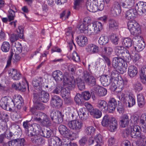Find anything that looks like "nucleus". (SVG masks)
<instances>
[{"instance_id":"obj_1","label":"nucleus","mask_w":146,"mask_h":146,"mask_svg":"<svg viewBox=\"0 0 146 146\" xmlns=\"http://www.w3.org/2000/svg\"><path fill=\"white\" fill-rule=\"evenodd\" d=\"M75 81L67 72L64 73V104H70L72 100L70 97V92L75 87Z\"/></svg>"},{"instance_id":"obj_35","label":"nucleus","mask_w":146,"mask_h":146,"mask_svg":"<svg viewBox=\"0 0 146 146\" xmlns=\"http://www.w3.org/2000/svg\"><path fill=\"white\" fill-rule=\"evenodd\" d=\"M60 114V112L54 110H51L50 113V117L53 122L56 123L58 115Z\"/></svg>"},{"instance_id":"obj_45","label":"nucleus","mask_w":146,"mask_h":146,"mask_svg":"<svg viewBox=\"0 0 146 146\" xmlns=\"http://www.w3.org/2000/svg\"><path fill=\"white\" fill-rule=\"evenodd\" d=\"M124 49V47L122 46H116L114 48L116 54L119 57L125 52Z\"/></svg>"},{"instance_id":"obj_60","label":"nucleus","mask_w":146,"mask_h":146,"mask_svg":"<svg viewBox=\"0 0 146 146\" xmlns=\"http://www.w3.org/2000/svg\"><path fill=\"white\" fill-rule=\"evenodd\" d=\"M32 124L33 123L31 121V120L29 121L26 120L23 122V127L25 129H27V130L25 131V133L28 130H29L28 129L29 127H32Z\"/></svg>"},{"instance_id":"obj_39","label":"nucleus","mask_w":146,"mask_h":146,"mask_svg":"<svg viewBox=\"0 0 146 146\" xmlns=\"http://www.w3.org/2000/svg\"><path fill=\"white\" fill-rule=\"evenodd\" d=\"M123 60V63H125L124 61L129 62L131 59V56L128 50H126V52H125L120 56Z\"/></svg>"},{"instance_id":"obj_13","label":"nucleus","mask_w":146,"mask_h":146,"mask_svg":"<svg viewBox=\"0 0 146 146\" xmlns=\"http://www.w3.org/2000/svg\"><path fill=\"white\" fill-rule=\"evenodd\" d=\"M121 12L120 5L117 2H115L111 8L110 13L113 17H116L119 15Z\"/></svg>"},{"instance_id":"obj_8","label":"nucleus","mask_w":146,"mask_h":146,"mask_svg":"<svg viewBox=\"0 0 146 146\" xmlns=\"http://www.w3.org/2000/svg\"><path fill=\"white\" fill-rule=\"evenodd\" d=\"M71 30L72 28L71 27H69L65 30L66 35V42L68 44L67 47H69L70 50L72 49L73 45L75 46L74 43L71 40V37L73 36L71 33Z\"/></svg>"},{"instance_id":"obj_50","label":"nucleus","mask_w":146,"mask_h":146,"mask_svg":"<svg viewBox=\"0 0 146 146\" xmlns=\"http://www.w3.org/2000/svg\"><path fill=\"white\" fill-rule=\"evenodd\" d=\"M10 45L9 42L4 41L3 42L1 47L3 52H8L10 49Z\"/></svg>"},{"instance_id":"obj_42","label":"nucleus","mask_w":146,"mask_h":146,"mask_svg":"<svg viewBox=\"0 0 146 146\" xmlns=\"http://www.w3.org/2000/svg\"><path fill=\"white\" fill-rule=\"evenodd\" d=\"M96 129L92 126H89L86 128L85 133L88 135H93L95 133Z\"/></svg>"},{"instance_id":"obj_21","label":"nucleus","mask_w":146,"mask_h":146,"mask_svg":"<svg viewBox=\"0 0 146 146\" xmlns=\"http://www.w3.org/2000/svg\"><path fill=\"white\" fill-rule=\"evenodd\" d=\"M117 105V102L114 98L110 99L108 102V111L110 113H113Z\"/></svg>"},{"instance_id":"obj_17","label":"nucleus","mask_w":146,"mask_h":146,"mask_svg":"<svg viewBox=\"0 0 146 146\" xmlns=\"http://www.w3.org/2000/svg\"><path fill=\"white\" fill-rule=\"evenodd\" d=\"M75 134L71 132L69 129L64 126V143L68 141H72L75 138Z\"/></svg>"},{"instance_id":"obj_15","label":"nucleus","mask_w":146,"mask_h":146,"mask_svg":"<svg viewBox=\"0 0 146 146\" xmlns=\"http://www.w3.org/2000/svg\"><path fill=\"white\" fill-rule=\"evenodd\" d=\"M48 146H62V142L58 137H54L48 140Z\"/></svg>"},{"instance_id":"obj_10","label":"nucleus","mask_w":146,"mask_h":146,"mask_svg":"<svg viewBox=\"0 0 146 146\" xmlns=\"http://www.w3.org/2000/svg\"><path fill=\"white\" fill-rule=\"evenodd\" d=\"M135 7L139 15H141L146 14V2H139L136 4Z\"/></svg>"},{"instance_id":"obj_48","label":"nucleus","mask_w":146,"mask_h":146,"mask_svg":"<svg viewBox=\"0 0 146 146\" xmlns=\"http://www.w3.org/2000/svg\"><path fill=\"white\" fill-rule=\"evenodd\" d=\"M90 113L94 118H98L102 116V113L99 110L95 109L90 111Z\"/></svg>"},{"instance_id":"obj_51","label":"nucleus","mask_w":146,"mask_h":146,"mask_svg":"<svg viewBox=\"0 0 146 146\" xmlns=\"http://www.w3.org/2000/svg\"><path fill=\"white\" fill-rule=\"evenodd\" d=\"M131 39L129 38H124L123 40L122 44L126 48H129L132 45Z\"/></svg>"},{"instance_id":"obj_56","label":"nucleus","mask_w":146,"mask_h":146,"mask_svg":"<svg viewBox=\"0 0 146 146\" xmlns=\"http://www.w3.org/2000/svg\"><path fill=\"white\" fill-rule=\"evenodd\" d=\"M41 124L43 126H49L51 124V122L49 118L47 115L43 119V120L41 122Z\"/></svg>"},{"instance_id":"obj_27","label":"nucleus","mask_w":146,"mask_h":146,"mask_svg":"<svg viewBox=\"0 0 146 146\" xmlns=\"http://www.w3.org/2000/svg\"><path fill=\"white\" fill-rule=\"evenodd\" d=\"M129 119L128 116L126 114H124L121 117L119 123L121 126L125 127L129 124Z\"/></svg>"},{"instance_id":"obj_32","label":"nucleus","mask_w":146,"mask_h":146,"mask_svg":"<svg viewBox=\"0 0 146 146\" xmlns=\"http://www.w3.org/2000/svg\"><path fill=\"white\" fill-rule=\"evenodd\" d=\"M109 28L112 30L115 31L119 28L118 22L115 20L111 19L109 21Z\"/></svg>"},{"instance_id":"obj_40","label":"nucleus","mask_w":146,"mask_h":146,"mask_svg":"<svg viewBox=\"0 0 146 146\" xmlns=\"http://www.w3.org/2000/svg\"><path fill=\"white\" fill-rule=\"evenodd\" d=\"M112 117H110L108 115H106L104 117L102 123V125L104 127H107L111 121V118Z\"/></svg>"},{"instance_id":"obj_24","label":"nucleus","mask_w":146,"mask_h":146,"mask_svg":"<svg viewBox=\"0 0 146 146\" xmlns=\"http://www.w3.org/2000/svg\"><path fill=\"white\" fill-rule=\"evenodd\" d=\"M120 0V4L122 7L125 8H130L133 6L135 3V0Z\"/></svg>"},{"instance_id":"obj_43","label":"nucleus","mask_w":146,"mask_h":146,"mask_svg":"<svg viewBox=\"0 0 146 146\" xmlns=\"http://www.w3.org/2000/svg\"><path fill=\"white\" fill-rule=\"evenodd\" d=\"M113 51L112 48L110 46H105L102 49L103 55L109 56L111 55Z\"/></svg>"},{"instance_id":"obj_31","label":"nucleus","mask_w":146,"mask_h":146,"mask_svg":"<svg viewBox=\"0 0 146 146\" xmlns=\"http://www.w3.org/2000/svg\"><path fill=\"white\" fill-rule=\"evenodd\" d=\"M137 73V69L134 65H131L128 67V73L131 77H133L136 76Z\"/></svg>"},{"instance_id":"obj_57","label":"nucleus","mask_w":146,"mask_h":146,"mask_svg":"<svg viewBox=\"0 0 146 146\" xmlns=\"http://www.w3.org/2000/svg\"><path fill=\"white\" fill-rule=\"evenodd\" d=\"M17 12L12 10L11 9L9 10L8 12L9 14L8 15V17L9 22H10L14 19L15 17V13Z\"/></svg>"},{"instance_id":"obj_47","label":"nucleus","mask_w":146,"mask_h":146,"mask_svg":"<svg viewBox=\"0 0 146 146\" xmlns=\"http://www.w3.org/2000/svg\"><path fill=\"white\" fill-rule=\"evenodd\" d=\"M33 86L37 90H40L41 89V82L39 80L34 79L32 81Z\"/></svg>"},{"instance_id":"obj_46","label":"nucleus","mask_w":146,"mask_h":146,"mask_svg":"<svg viewBox=\"0 0 146 146\" xmlns=\"http://www.w3.org/2000/svg\"><path fill=\"white\" fill-rule=\"evenodd\" d=\"M84 80L82 78H78L77 80V83L78 87L80 90H84L85 89V84L83 82Z\"/></svg>"},{"instance_id":"obj_11","label":"nucleus","mask_w":146,"mask_h":146,"mask_svg":"<svg viewBox=\"0 0 146 146\" xmlns=\"http://www.w3.org/2000/svg\"><path fill=\"white\" fill-rule=\"evenodd\" d=\"M52 75L56 83H59L62 80L64 86V76L61 71L59 70H55L52 72Z\"/></svg>"},{"instance_id":"obj_20","label":"nucleus","mask_w":146,"mask_h":146,"mask_svg":"<svg viewBox=\"0 0 146 146\" xmlns=\"http://www.w3.org/2000/svg\"><path fill=\"white\" fill-rule=\"evenodd\" d=\"M99 49L98 46L93 44H88L86 48V51L90 54L97 53Z\"/></svg>"},{"instance_id":"obj_52","label":"nucleus","mask_w":146,"mask_h":146,"mask_svg":"<svg viewBox=\"0 0 146 146\" xmlns=\"http://www.w3.org/2000/svg\"><path fill=\"white\" fill-rule=\"evenodd\" d=\"M127 80H122L117 81V88L122 90L124 88L125 85L127 84Z\"/></svg>"},{"instance_id":"obj_18","label":"nucleus","mask_w":146,"mask_h":146,"mask_svg":"<svg viewBox=\"0 0 146 146\" xmlns=\"http://www.w3.org/2000/svg\"><path fill=\"white\" fill-rule=\"evenodd\" d=\"M76 112L78 113L80 118L82 120H86L89 116L88 112L84 108H80Z\"/></svg>"},{"instance_id":"obj_25","label":"nucleus","mask_w":146,"mask_h":146,"mask_svg":"<svg viewBox=\"0 0 146 146\" xmlns=\"http://www.w3.org/2000/svg\"><path fill=\"white\" fill-rule=\"evenodd\" d=\"M13 101L15 103L17 108L19 110L21 109L23 104V100L21 96L18 95L15 97Z\"/></svg>"},{"instance_id":"obj_44","label":"nucleus","mask_w":146,"mask_h":146,"mask_svg":"<svg viewBox=\"0 0 146 146\" xmlns=\"http://www.w3.org/2000/svg\"><path fill=\"white\" fill-rule=\"evenodd\" d=\"M134 48L138 52L141 51L143 50L145 47V44L142 40H138L137 43Z\"/></svg>"},{"instance_id":"obj_23","label":"nucleus","mask_w":146,"mask_h":146,"mask_svg":"<svg viewBox=\"0 0 146 146\" xmlns=\"http://www.w3.org/2000/svg\"><path fill=\"white\" fill-rule=\"evenodd\" d=\"M112 80L113 78L112 77L107 75L102 76L100 78V80L101 83L103 86H105L109 85Z\"/></svg>"},{"instance_id":"obj_49","label":"nucleus","mask_w":146,"mask_h":146,"mask_svg":"<svg viewBox=\"0 0 146 146\" xmlns=\"http://www.w3.org/2000/svg\"><path fill=\"white\" fill-rule=\"evenodd\" d=\"M63 87L62 86H60L59 85H57L52 91V93L54 94H59L61 92V96L62 98H63L64 94H63Z\"/></svg>"},{"instance_id":"obj_30","label":"nucleus","mask_w":146,"mask_h":146,"mask_svg":"<svg viewBox=\"0 0 146 146\" xmlns=\"http://www.w3.org/2000/svg\"><path fill=\"white\" fill-rule=\"evenodd\" d=\"M67 57L68 59L72 60L74 61L77 62H78L80 61V57L75 51L73 52L71 54H70V53L68 52L67 54Z\"/></svg>"},{"instance_id":"obj_12","label":"nucleus","mask_w":146,"mask_h":146,"mask_svg":"<svg viewBox=\"0 0 146 146\" xmlns=\"http://www.w3.org/2000/svg\"><path fill=\"white\" fill-rule=\"evenodd\" d=\"M8 74L9 76L15 80H19L21 78L22 75L20 72L14 68H10L8 70Z\"/></svg>"},{"instance_id":"obj_28","label":"nucleus","mask_w":146,"mask_h":146,"mask_svg":"<svg viewBox=\"0 0 146 146\" xmlns=\"http://www.w3.org/2000/svg\"><path fill=\"white\" fill-rule=\"evenodd\" d=\"M108 126V129L111 132H113L116 130L118 126V124L115 118L112 117L111 121Z\"/></svg>"},{"instance_id":"obj_38","label":"nucleus","mask_w":146,"mask_h":146,"mask_svg":"<svg viewBox=\"0 0 146 146\" xmlns=\"http://www.w3.org/2000/svg\"><path fill=\"white\" fill-rule=\"evenodd\" d=\"M109 39L107 36L102 35L98 40L99 44L101 45H106L109 42Z\"/></svg>"},{"instance_id":"obj_19","label":"nucleus","mask_w":146,"mask_h":146,"mask_svg":"<svg viewBox=\"0 0 146 146\" xmlns=\"http://www.w3.org/2000/svg\"><path fill=\"white\" fill-rule=\"evenodd\" d=\"M138 14L137 11L135 8H132L127 11L125 13V17L128 20L134 19Z\"/></svg>"},{"instance_id":"obj_59","label":"nucleus","mask_w":146,"mask_h":146,"mask_svg":"<svg viewBox=\"0 0 146 146\" xmlns=\"http://www.w3.org/2000/svg\"><path fill=\"white\" fill-rule=\"evenodd\" d=\"M133 87L134 90L136 92H139L143 89L142 84L139 82H137L133 84Z\"/></svg>"},{"instance_id":"obj_9","label":"nucleus","mask_w":146,"mask_h":146,"mask_svg":"<svg viewBox=\"0 0 146 146\" xmlns=\"http://www.w3.org/2000/svg\"><path fill=\"white\" fill-rule=\"evenodd\" d=\"M92 91L96 95L100 97L104 96L107 93V90L106 88L98 85L95 86Z\"/></svg>"},{"instance_id":"obj_14","label":"nucleus","mask_w":146,"mask_h":146,"mask_svg":"<svg viewBox=\"0 0 146 146\" xmlns=\"http://www.w3.org/2000/svg\"><path fill=\"white\" fill-rule=\"evenodd\" d=\"M97 2L94 0H88L86 3V7L88 11L92 12H95L98 10L96 5Z\"/></svg>"},{"instance_id":"obj_2","label":"nucleus","mask_w":146,"mask_h":146,"mask_svg":"<svg viewBox=\"0 0 146 146\" xmlns=\"http://www.w3.org/2000/svg\"><path fill=\"white\" fill-rule=\"evenodd\" d=\"M88 27V36L99 34L103 28L102 24L99 21L91 23Z\"/></svg>"},{"instance_id":"obj_64","label":"nucleus","mask_w":146,"mask_h":146,"mask_svg":"<svg viewBox=\"0 0 146 146\" xmlns=\"http://www.w3.org/2000/svg\"><path fill=\"white\" fill-rule=\"evenodd\" d=\"M18 138L9 141L8 143H4L3 146H17L16 143H17Z\"/></svg>"},{"instance_id":"obj_63","label":"nucleus","mask_w":146,"mask_h":146,"mask_svg":"<svg viewBox=\"0 0 146 146\" xmlns=\"http://www.w3.org/2000/svg\"><path fill=\"white\" fill-rule=\"evenodd\" d=\"M127 66H125V64L124 63L123 64L122 66H118L116 68L117 71L119 73L123 74L126 71V67Z\"/></svg>"},{"instance_id":"obj_62","label":"nucleus","mask_w":146,"mask_h":146,"mask_svg":"<svg viewBox=\"0 0 146 146\" xmlns=\"http://www.w3.org/2000/svg\"><path fill=\"white\" fill-rule=\"evenodd\" d=\"M84 0H75L74 2V8L76 10L78 9Z\"/></svg>"},{"instance_id":"obj_26","label":"nucleus","mask_w":146,"mask_h":146,"mask_svg":"<svg viewBox=\"0 0 146 146\" xmlns=\"http://www.w3.org/2000/svg\"><path fill=\"white\" fill-rule=\"evenodd\" d=\"M123 64V60L120 57H114L113 58L112 62V66L115 68L118 66H122Z\"/></svg>"},{"instance_id":"obj_5","label":"nucleus","mask_w":146,"mask_h":146,"mask_svg":"<svg viewBox=\"0 0 146 146\" xmlns=\"http://www.w3.org/2000/svg\"><path fill=\"white\" fill-rule=\"evenodd\" d=\"M68 125L71 129L79 132L83 126V124L81 121L74 120L69 121L68 123Z\"/></svg>"},{"instance_id":"obj_3","label":"nucleus","mask_w":146,"mask_h":146,"mask_svg":"<svg viewBox=\"0 0 146 146\" xmlns=\"http://www.w3.org/2000/svg\"><path fill=\"white\" fill-rule=\"evenodd\" d=\"M127 27L131 33L133 35H137L141 33L139 25L135 21H129L127 23Z\"/></svg>"},{"instance_id":"obj_36","label":"nucleus","mask_w":146,"mask_h":146,"mask_svg":"<svg viewBox=\"0 0 146 146\" xmlns=\"http://www.w3.org/2000/svg\"><path fill=\"white\" fill-rule=\"evenodd\" d=\"M138 104L140 108H142L145 105V100L144 96L142 94H139L137 95Z\"/></svg>"},{"instance_id":"obj_22","label":"nucleus","mask_w":146,"mask_h":146,"mask_svg":"<svg viewBox=\"0 0 146 146\" xmlns=\"http://www.w3.org/2000/svg\"><path fill=\"white\" fill-rule=\"evenodd\" d=\"M26 134L30 138L31 142L33 143L36 144L39 135L36 133L34 132H30L29 130L26 131Z\"/></svg>"},{"instance_id":"obj_34","label":"nucleus","mask_w":146,"mask_h":146,"mask_svg":"<svg viewBox=\"0 0 146 146\" xmlns=\"http://www.w3.org/2000/svg\"><path fill=\"white\" fill-rule=\"evenodd\" d=\"M97 106L102 111H106L107 110L108 105L104 100H100L98 102Z\"/></svg>"},{"instance_id":"obj_29","label":"nucleus","mask_w":146,"mask_h":146,"mask_svg":"<svg viewBox=\"0 0 146 146\" xmlns=\"http://www.w3.org/2000/svg\"><path fill=\"white\" fill-rule=\"evenodd\" d=\"M39 100L44 103L47 102L49 100V95L48 93L44 91H42L38 95Z\"/></svg>"},{"instance_id":"obj_54","label":"nucleus","mask_w":146,"mask_h":146,"mask_svg":"<svg viewBox=\"0 0 146 146\" xmlns=\"http://www.w3.org/2000/svg\"><path fill=\"white\" fill-rule=\"evenodd\" d=\"M15 46L16 49L15 50L16 54H19L21 53L22 50V46L21 44L19 42L15 43Z\"/></svg>"},{"instance_id":"obj_41","label":"nucleus","mask_w":146,"mask_h":146,"mask_svg":"<svg viewBox=\"0 0 146 146\" xmlns=\"http://www.w3.org/2000/svg\"><path fill=\"white\" fill-rule=\"evenodd\" d=\"M9 100L7 97L5 96L0 100V106L3 109L7 110Z\"/></svg>"},{"instance_id":"obj_55","label":"nucleus","mask_w":146,"mask_h":146,"mask_svg":"<svg viewBox=\"0 0 146 146\" xmlns=\"http://www.w3.org/2000/svg\"><path fill=\"white\" fill-rule=\"evenodd\" d=\"M0 125L2 127H3L2 128V129L3 130H7L8 127L7 126V124L5 120L3 119V117L2 115L0 112Z\"/></svg>"},{"instance_id":"obj_53","label":"nucleus","mask_w":146,"mask_h":146,"mask_svg":"<svg viewBox=\"0 0 146 146\" xmlns=\"http://www.w3.org/2000/svg\"><path fill=\"white\" fill-rule=\"evenodd\" d=\"M87 25L85 24L82 23L78 27V29L81 33H84V34L88 36V28L86 29Z\"/></svg>"},{"instance_id":"obj_4","label":"nucleus","mask_w":146,"mask_h":146,"mask_svg":"<svg viewBox=\"0 0 146 146\" xmlns=\"http://www.w3.org/2000/svg\"><path fill=\"white\" fill-rule=\"evenodd\" d=\"M82 79L88 85L93 86L96 83V78L93 76L90 75L88 72L85 71L82 74Z\"/></svg>"},{"instance_id":"obj_61","label":"nucleus","mask_w":146,"mask_h":146,"mask_svg":"<svg viewBox=\"0 0 146 146\" xmlns=\"http://www.w3.org/2000/svg\"><path fill=\"white\" fill-rule=\"evenodd\" d=\"M110 84V89L112 91H115L117 88V80L113 79Z\"/></svg>"},{"instance_id":"obj_7","label":"nucleus","mask_w":146,"mask_h":146,"mask_svg":"<svg viewBox=\"0 0 146 146\" xmlns=\"http://www.w3.org/2000/svg\"><path fill=\"white\" fill-rule=\"evenodd\" d=\"M50 104L51 106L54 108H59L63 105L62 100L58 96L55 95L51 99Z\"/></svg>"},{"instance_id":"obj_33","label":"nucleus","mask_w":146,"mask_h":146,"mask_svg":"<svg viewBox=\"0 0 146 146\" xmlns=\"http://www.w3.org/2000/svg\"><path fill=\"white\" fill-rule=\"evenodd\" d=\"M41 130V135L42 136L46 138H49L50 137L52 134V132L49 128H42Z\"/></svg>"},{"instance_id":"obj_37","label":"nucleus","mask_w":146,"mask_h":146,"mask_svg":"<svg viewBox=\"0 0 146 146\" xmlns=\"http://www.w3.org/2000/svg\"><path fill=\"white\" fill-rule=\"evenodd\" d=\"M141 80L144 84L146 83V66H143L141 68L140 74Z\"/></svg>"},{"instance_id":"obj_6","label":"nucleus","mask_w":146,"mask_h":146,"mask_svg":"<svg viewBox=\"0 0 146 146\" xmlns=\"http://www.w3.org/2000/svg\"><path fill=\"white\" fill-rule=\"evenodd\" d=\"M27 86L29 89V83L25 78H24V80L23 81L22 83H14L12 85L13 88L16 90L21 91L22 92H24L25 91Z\"/></svg>"},{"instance_id":"obj_58","label":"nucleus","mask_w":146,"mask_h":146,"mask_svg":"<svg viewBox=\"0 0 146 146\" xmlns=\"http://www.w3.org/2000/svg\"><path fill=\"white\" fill-rule=\"evenodd\" d=\"M74 101L79 105L82 104L83 103V100L82 96L80 94H77L74 98Z\"/></svg>"},{"instance_id":"obj_16","label":"nucleus","mask_w":146,"mask_h":146,"mask_svg":"<svg viewBox=\"0 0 146 146\" xmlns=\"http://www.w3.org/2000/svg\"><path fill=\"white\" fill-rule=\"evenodd\" d=\"M76 40L78 44L81 47H84L88 43L87 38L83 35L78 36L76 37Z\"/></svg>"}]
</instances>
